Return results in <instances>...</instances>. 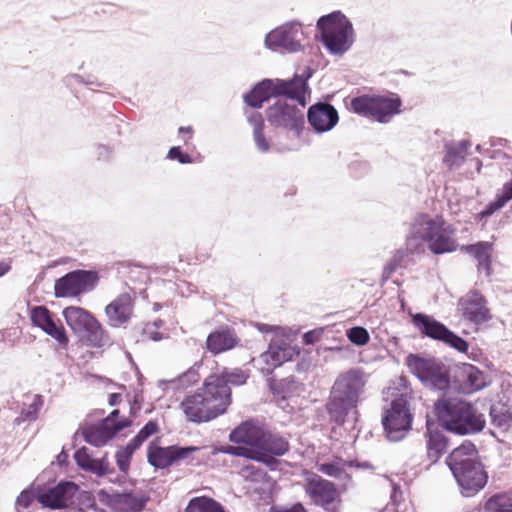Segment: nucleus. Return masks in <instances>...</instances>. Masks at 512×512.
Here are the masks:
<instances>
[{
  "mask_svg": "<svg viewBox=\"0 0 512 512\" xmlns=\"http://www.w3.org/2000/svg\"><path fill=\"white\" fill-rule=\"evenodd\" d=\"M453 476L466 497L473 496L483 489L488 480V475L481 464L467 467L461 471V474H453Z\"/></svg>",
  "mask_w": 512,
  "mask_h": 512,
  "instance_id": "4be33fe9",
  "label": "nucleus"
},
{
  "mask_svg": "<svg viewBox=\"0 0 512 512\" xmlns=\"http://www.w3.org/2000/svg\"><path fill=\"white\" fill-rule=\"evenodd\" d=\"M454 381L458 389L465 394L480 390L486 384L483 372L474 365L467 363L456 368Z\"/></svg>",
  "mask_w": 512,
  "mask_h": 512,
  "instance_id": "5701e85b",
  "label": "nucleus"
},
{
  "mask_svg": "<svg viewBox=\"0 0 512 512\" xmlns=\"http://www.w3.org/2000/svg\"><path fill=\"white\" fill-rule=\"evenodd\" d=\"M319 472L333 478H341L345 473L344 468L338 462L317 464Z\"/></svg>",
  "mask_w": 512,
  "mask_h": 512,
  "instance_id": "37998d69",
  "label": "nucleus"
},
{
  "mask_svg": "<svg viewBox=\"0 0 512 512\" xmlns=\"http://www.w3.org/2000/svg\"><path fill=\"white\" fill-rule=\"evenodd\" d=\"M411 322L423 337L441 341L459 352H467L468 343L432 316L423 313L412 314Z\"/></svg>",
  "mask_w": 512,
  "mask_h": 512,
  "instance_id": "9d476101",
  "label": "nucleus"
},
{
  "mask_svg": "<svg viewBox=\"0 0 512 512\" xmlns=\"http://www.w3.org/2000/svg\"><path fill=\"white\" fill-rule=\"evenodd\" d=\"M303 476V490L311 504L321 507L325 512H341V493L334 482L307 470Z\"/></svg>",
  "mask_w": 512,
  "mask_h": 512,
  "instance_id": "0eeeda50",
  "label": "nucleus"
},
{
  "mask_svg": "<svg viewBox=\"0 0 512 512\" xmlns=\"http://www.w3.org/2000/svg\"><path fill=\"white\" fill-rule=\"evenodd\" d=\"M168 157L173 160H178L181 164H187L192 162L191 156L187 153H183L180 147L170 148L168 152Z\"/></svg>",
  "mask_w": 512,
  "mask_h": 512,
  "instance_id": "8fccbe9b",
  "label": "nucleus"
},
{
  "mask_svg": "<svg viewBox=\"0 0 512 512\" xmlns=\"http://www.w3.org/2000/svg\"><path fill=\"white\" fill-rule=\"evenodd\" d=\"M384 430L390 440L402 439L410 430L412 415L408 409L407 402L403 398L393 400L390 407L382 417Z\"/></svg>",
  "mask_w": 512,
  "mask_h": 512,
  "instance_id": "4468645a",
  "label": "nucleus"
},
{
  "mask_svg": "<svg viewBox=\"0 0 512 512\" xmlns=\"http://www.w3.org/2000/svg\"><path fill=\"white\" fill-rule=\"evenodd\" d=\"M178 131H179V133H187V134H189V137H191L192 134H193V128L191 126H187V127H183L182 126V127H180L178 129Z\"/></svg>",
  "mask_w": 512,
  "mask_h": 512,
  "instance_id": "bf43d9fd",
  "label": "nucleus"
},
{
  "mask_svg": "<svg viewBox=\"0 0 512 512\" xmlns=\"http://www.w3.org/2000/svg\"><path fill=\"white\" fill-rule=\"evenodd\" d=\"M211 257L209 249L206 247H197L194 251V256H189L187 262L189 264L203 263Z\"/></svg>",
  "mask_w": 512,
  "mask_h": 512,
  "instance_id": "a18cd8bd",
  "label": "nucleus"
},
{
  "mask_svg": "<svg viewBox=\"0 0 512 512\" xmlns=\"http://www.w3.org/2000/svg\"><path fill=\"white\" fill-rule=\"evenodd\" d=\"M269 512H309L301 502H296L289 507L271 506Z\"/></svg>",
  "mask_w": 512,
  "mask_h": 512,
  "instance_id": "603ef678",
  "label": "nucleus"
},
{
  "mask_svg": "<svg viewBox=\"0 0 512 512\" xmlns=\"http://www.w3.org/2000/svg\"><path fill=\"white\" fill-rule=\"evenodd\" d=\"M347 337L351 343L357 346L366 345L370 340L368 331L361 326H355L350 328L347 331Z\"/></svg>",
  "mask_w": 512,
  "mask_h": 512,
  "instance_id": "79ce46f5",
  "label": "nucleus"
},
{
  "mask_svg": "<svg viewBox=\"0 0 512 512\" xmlns=\"http://www.w3.org/2000/svg\"><path fill=\"white\" fill-rule=\"evenodd\" d=\"M439 424L447 431L466 435L481 431L485 426L483 415L468 402L458 399H440L435 403Z\"/></svg>",
  "mask_w": 512,
  "mask_h": 512,
  "instance_id": "20e7f679",
  "label": "nucleus"
},
{
  "mask_svg": "<svg viewBox=\"0 0 512 512\" xmlns=\"http://www.w3.org/2000/svg\"><path fill=\"white\" fill-rule=\"evenodd\" d=\"M413 239H419L428 244V249L435 255L460 251L472 256L477 261L478 270H484L487 276L492 273V255L494 243L479 241L474 244L459 246L455 239V228L447 223L443 216L431 217L429 214H418L410 229L407 246Z\"/></svg>",
  "mask_w": 512,
  "mask_h": 512,
  "instance_id": "f257e3e1",
  "label": "nucleus"
},
{
  "mask_svg": "<svg viewBox=\"0 0 512 512\" xmlns=\"http://www.w3.org/2000/svg\"><path fill=\"white\" fill-rule=\"evenodd\" d=\"M484 296L476 291H469L459 300V309L465 319L479 324L491 318Z\"/></svg>",
  "mask_w": 512,
  "mask_h": 512,
  "instance_id": "aec40b11",
  "label": "nucleus"
},
{
  "mask_svg": "<svg viewBox=\"0 0 512 512\" xmlns=\"http://www.w3.org/2000/svg\"><path fill=\"white\" fill-rule=\"evenodd\" d=\"M31 322L47 335L52 337L61 347L66 348L69 337L60 320H55L51 311L45 306H35L30 311Z\"/></svg>",
  "mask_w": 512,
  "mask_h": 512,
  "instance_id": "a211bd4d",
  "label": "nucleus"
},
{
  "mask_svg": "<svg viewBox=\"0 0 512 512\" xmlns=\"http://www.w3.org/2000/svg\"><path fill=\"white\" fill-rule=\"evenodd\" d=\"M308 122L316 132L330 131L339 120L338 112L329 103H316L308 109Z\"/></svg>",
  "mask_w": 512,
  "mask_h": 512,
  "instance_id": "412c9836",
  "label": "nucleus"
},
{
  "mask_svg": "<svg viewBox=\"0 0 512 512\" xmlns=\"http://www.w3.org/2000/svg\"><path fill=\"white\" fill-rule=\"evenodd\" d=\"M247 121L252 127V132H261L264 130V119L261 113L252 112L247 116Z\"/></svg>",
  "mask_w": 512,
  "mask_h": 512,
  "instance_id": "de8ad7c7",
  "label": "nucleus"
},
{
  "mask_svg": "<svg viewBox=\"0 0 512 512\" xmlns=\"http://www.w3.org/2000/svg\"><path fill=\"white\" fill-rule=\"evenodd\" d=\"M317 28L323 43L331 52L342 53L352 44V24L341 12L322 16L317 22Z\"/></svg>",
  "mask_w": 512,
  "mask_h": 512,
  "instance_id": "6e6552de",
  "label": "nucleus"
},
{
  "mask_svg": "<svg viewBox=\"0 0 512 512\" xmlns=\"http://www.w3.org/2000/svg\"><path fill=\"white\" fill-rule=\"evenodd\" d=\"M269 387L272 393L282 400L298 398L305 391L304 384L295 380L294 377H287L280 380L270 379Z\"/></svg>",
  "mask_w": 512,
  "mask_h": 512,
  "instance_id": "c756f323",
  "label": "nucleus"
},
{
  "mask_svg": "<svg viewBox=\"0 0 512 512\" xmlns=\"http://www.w3.org/2000/svg\"><path fill=\"white\" fill-rule=\"evenodd\" d=\"M491 417L493 423L503 430H507L512 425V413L509 411L502 413L493 409L491 411Z\"/></svg>",
  "mask_w": 512,
  "mask_h": 512,
  "instance_id": "c03bdc74",
  "label": "nucleus"
},
{
  "mask_svg": "<svg viewBox=\"0 0 512 512\" xmlns=\"http://www.w3.org/2000/svg\"><path fill=\"white\" fill-rule=\"evenodd\" d=\"M484 510L485 512H512V503L505 495L496 494L486 501Z\"/></svg>",
  "mask_w": 512,
  "mask_h": 512,
  "instance_id": "c9c22d12",
  "label": "nucleus"
},
{
  "mask_svg": "<svg viewBox=\"0 0 512 512\" xmlns=\"http://www.w3.org/2000/svg\"><path fill=\"white\" fill-rule=\"evenodd\" d=\"M247 121L252 127V132H261L264 130V119L261 113L252 112L247 116Z\"/></svg>",
  "mask_w": 512,
  "mask_h": 512,
  "instance_id": "49530a36",
  "label": "nucleus"
},
{
  "mask_svg": "<svg viewBox=\"0 0 512 512\" xmlns=\"http://www.w3.org/2000/svg\"><path fill=\"white\" fill-rule=\"evenodd\" d=\"M29 402L25 403L27 408L21 411L22 421H32L37 418L38 412L43 405V401L40 395L26 396Z\"/></svg>",
  "mask_w": 512,
  "mask_h": 512,
  "instance_id": "4c0bfd02",
  "label": "nucleus"
},
{
  "mask_svg": "<svg viewBox=\"0 0 512 512\" xmlns=\"http://www.w3.org/2000/svg\"><path fill=\"white\" fill-rule=\"evenodd\" d=\"M477 450L475 445L470 441L463 442L460 446L452 450L446 458V464L452 474H461L465 468L479 465L476 460Z\"/></svg>",
  "mask_w": 512,
  "mask_h": 512,
  "instance_id": "b1692460",
  "label": "nucleus"
},
{
  "mask_svg": "<svg viewBox=\"0 0 512 512\" xmlns=\"http://www.w3.org/2000/svg\"><path fill=\"white\" fill-rule=\"evenodd\" d=\"M132 425L128 418L121 417L118 409L113 410L99 424L89 425L83 429V436L86 442L94 446L105 445L118 432Z\"/></svg>",
  "mask_w": 512,
  "mask_h": 512,
  "instance_id": "ddd939ff",
  "label": "nucleus"
},
{
  "mask_svg": "<svg viewBox=\"0 0 512 512\" xmlns=\"http://www.w3.org/2000/svg\"><path fill=\"white\" fill-rule=\"evenodd\" d=\"M137 269H139V273L141 274H145V272L143 271V267L141 266H136Z\"/></svg>",
  "mask_w": 512,
  "mask_h": 512,
  "instance_id": "052dcab7",
  "label": "nucleus"
},
{
  "mask_svg": "<svg viewBox=\"0 0 512 512\" xmlns=\"http://www.w3.org/2000/svg\"><path fill=\"white\" fill-rule=\"evenodd\" d=\"M253 140H254V142L256 144V147L260 151L267 152L270 149V142L266 138V136L264 134V130L261 131V132L253 133Z\"/></svg>",
  "mask_w": 512,
  "mask_h": 512,
  "instance_id": "3c124183",
  "label": "nucleus"
},
{
  "mask_svg": "<svg viewBox=\"0 0 512 512\" xmlns=\"http://www.w3.org/2000/svg\"><path fill=\"white\" fill-rule=\"evenodd\" d=\"M365 386V373L362 370L349 369L340 373L325 406L330 420L343 424L348 413L357 408Z\"/></svg>",
  "mask_w": 512,
  "mask_h": 512,
  "instance_id": "f03ea898",
  "label": "nucleus"
},
{
  "mask_svg": "<svg viewBox=\"0 0 512 512\" xmlns=\"http://www.w3.org/2000/svg\"><path fill=\"white\" fill-rule=\"evenodd\" d=\"M74 459L79 467L99 476L106 475L111 472L108 461L106 459L92 458L86 447L78 449L74 454Z\"/></svg>",
  "mask_w": 512,
  "mask_h": 512,
  "instance_id": "473e14b6",
  "label": "nucleus"
},
{
  "mask_svg": "<svg viewBox=\"0 0 512 512\" xmlns=\"http://www.w3.org/2000/svg\"><path fill=\"white\" fill-rule=\"evenodd\" d=\"M289 448L290 445L286 438L278 433L264 431L257 449H254V453H260L264 460L256 461L268 466L273 465L277 462L275 457L283 456Z\"/></svg>",
  "mask_w": 512,
  "mask_h": 512,
  "instance_id": "6ab92c4d",
  "label": "nucleus"
},
{
  "mask_svg": "<svg viewBox=\"0 0 512 512\" xmlns=\"http://www.w3.org/2000/svg\"><path fill=\"white\" fill-rule=\"evenodd\" d=\"M121 401V394L119 393H111L109 395L108 402L111 406L117 405Z\"/></svg>",
  "mask_w": 512,
  "mask_h": 512,
  "instance_id": "4d7b16f0",
  "label": "nucleus"
},
{
  "mask_svg": "<svg viewBox=\"0 0 512 512\" xmlns=\"http://www.w3.org/2000/svg\"><path fill=\"white\" fill-rule=\"evenodd\" d=\"M133 301L129 294L119 295L106 307V314L114 326L127 322L132 314Z\"/></svg>",
  "mask_w": 512,
  "mask_h": 512,
  "instance_id": "c85d7f7f",
  "label": "nucleus"
},
{
  "mask_svg": "<svg viewBox=\"0 0 512 512\" xmlns=\"http://www.w3.org/2000/svg\"><path fill=\"white\" fill-rule=\"evenodd\" d=\"M200 448L195 446L180 447L172 445L168 447H161L159 440L152 441L147 448V460L150 465L157 469H165L180 461H187L188 464H194L193 458L190 456L199 451ZM195 464H199L196 461Z\"/></svg>",
  "mask_w": 512,
  "mask_h": 512,
  "instance_id": "f8f14e48",
  "label": "nucleus"
},
{
  "mask_svg": "<svg viewBox=\"0 0 512 512\" xmlns=\"http://www.w3.org/2000/svg\"><path fill=\"white\" fill-rule=\"evenodd\" d=\"M186 512H225L220 503L209 497H195L189 501Z\"/></svg>",
  "mask_w": 512,
  "mask_h": 512,
  "instance_id": "f704fd0d",
  "label": "nucleus"
},
{
  "mask_svg": "<svg viewBox=\"0 0 512 512\" xmlns=\"http://www.w3.org/2000/svg\"><path fill=\"white\" fill-rule=\"evenodd\" d=\"M145 333L149 335V338L154 340V341H159L162 339V334L160 332H152L150 331V327L147 326V328L145 329Z\"/></svg>",
  "mask_w": 512,
  "mask_h": 512,
  "instance_id": "6e6d98bb",
  "label": "nucleus"
},
{
  "mask_svg": "<svg viewBox=\"0 0 512 512\" xmlns=\"http://www.w3.org/2000/svg\"><path fill=\"white\" fill-rule=\"evenodd\" d=\"M266 119L274 128L294 131L299 134L304 125L301 109L286 101H277L266 109Z\"/></svg>",
  "mask_w": 512,
  "mask_h": 512,
  "instance_id": "2eb2a0df",
  "label": "nucleus"
},
{
  "mask_svg": "<svg viewBox=\"0 0 512 512\" xmlns=\"http://www.w3.org/2000/svg\"><path fill=\"white\" fill-rule=\"evenodd\" d=\"M224 392L218 391L213 381L209 382L205 378L202 387L184 397L180 409L189 422H210L226 413L229 407L228 395Z\"/></svg>",
  "mask_w": 512,
  "mask_h": 512,
  "instance_id": "7ed1b4c3",
  "label": "nucleus"
},
{
  "mask_svg": "<svg viewBox=\"0 0 512 512\" xmlns=\"http://www.w3.org/2000/svg\"><path fill=\"white\" fill-rule=\"evenodd\" d=\"M402 100L396 93L364 94L350 100L349 109L365 118L388 123L401 112Z\"/></svg>",
  "mask_w": 512,
  "mask_h": 512,
  "instance_id": "423d86ee",
  "label": "nucleus"
},
{
  "mask_svg": "<svg viewBox=\"0 0 512 512\" xmlns=\"http://www.w3.org/2000/svg\"><path fill=\"white\" fill-rule=\"evenodd\" d=\"M210 382L217 386V390L226 391L228 395V405L232 403V392L230 385L240 386L246 383L248 375L241 368L228 369L223 368L220 372H215L206 377Z\"/></svg>",
  "mask_w": 512,
  "mask_h": 512,
  "instance_id": "a878e982",
  "label": "nucleus"
},
{
  "mask_svg": "<svg viewBox=\"0 0 512 512\" xmlns=\"http://www.w3.org/2000/svg\"><path fill=\"white\" fill-rule=\"evenodd\" d=\"M264 430L251 422L236 427L229 435L231 442L244 444L248 448L257 449Z\"/></svg>",
  "mask_w": 512,
  "mask_h": 512,
  "instance_id": "cd10ccee",
  "label": "nucleus"
},
{
  "mask_svg": "<svg viewBox=\"0 0 512 512\" xmlns=\"http://www.w3.org/2000/svg\"><path fill=\"white\" fill-rule=\"evenodd\" d=\"M222 453L244 457L251 460H264L260 453H254V449L246 446H226L220 449Z\"/></svg>",
  "mask_w": 512,
  "mask_h": 512,
  "instance_id": "ea45409f",
  "label": "nucleus"
},
{
  "mask_svg": "<svg viewBox=\"0 0 512 512\" xmlns=\"http://www.w3.org/2000/svg\"><path fill=\"white\" fill-rule=\"evenodd\" d=\"M10 269H11V266L8 263L1 262L0 263V277L5 275Z\"/></svg>",
  "mask_w": 512,
  "mask_h": 512,
  "instance_id": "13d9d810",
  "label": "nucleus"
},
{
  "mask_svg": "<svg viewBox=\"0 0 512 512\" xmlns=\"http://www.w3.org/2000/svg\"><path fill=\"white\" fill-rule=\"evenodd\" d=\"M146 504V498L133 493L117 494L112 499L115 512H141Z\"/></svg>",
  "mask_w": 512,
  "mask_h": 512,
  "instance_id": "72a5a7b5",
  "label": "nucleus"
},
{
  "mask_svg": "<svg viewBox=\"0 0 512 512\" xmlns=\"http://www.w3.org/2000/svg\"><path fill=\"white\" fill-rule=\"evenodd\" d=\"M138 449L131 441L125 447L116 452V462L121 472L126 473L130 467V461L134 452Z\"/></svg>",
  "mask_w": 512,
  "mask_h": 512,
  "instance_id": "e433bc0d",
  "label": "nucleus"
},
{
  "mask_svg": "<svg viewBox=\"0 0 512 512\" xmlns=\"http://www.w3.org/2000/svg\"><path fill=\"white\" fill-rule=\"evenodd\" d=\"M467 151V145L460 143L457 147H450L444 157V162L451 168L463 162Z\"/></svg>",
  "mask_w": 512,
  "mask_h": 512,
  "instance_id": "a19ab883",
  "label": "nucleus"
},
{
  "mask_svg": "<svg viewBox=\"0 0 512 512\" xmlns=\"http://www.w3.org/2000/svg\"><path fill=\"white\" fill-rule=\"evenodd\" d=\"M80 493L79 487L70 481L43 490L36 495V500L46 508L64 509L72 506Z\"/></svg>",
  "mask_w": 512,
  "mask_h": 512,
  "instance_id": "f3484780",
  "label": "nucleus"
},
{
  "mask_svg": "<svg viewBox=\"0 0 512 512\" xmlns=\"http://www.w3.org/2000/svg\"><path fill=\"white\" fill-rule=\"evenodd\" d=\"M241 475L252 481H258L264 476L263 470L254 465H247L241 469Z\"/></svg>",
  "mask_w": 512,
  "mask_h": 512,
  "instance_id": "09e8293b",
  "label": "nucleus"
},
{
  "mask_svg": "<svg viewBox=\"0 0 512 512\" xmlns=\"http://www.w3.org/2000/svg\"><path fill=\"white\" fill-rule=\"evenodd\" d=\"M99 281L95 271L74 270L55 281L54 294L57 298H74L92 291Z\"/></svg>",
  "mask_w": 512,
  "mask_h": 512,
  "instance_id": "9b49d317",
  "label": "nucleus"
},
{
  "mask_svg": "<svg viewBox=\"0 0 512 512\" xmlns=\"http://www.w3.org/2000/svg\"><path fill=\"white\" fill-rule=\"evenodd\" d=\"M320 335H321V333L316 330L309 331V332L305 333L303 336L304 343L305 344H314L315 342H317L320 339Z\"/></svg>",
  "mask_w": 512,
  "mask_h": 512,
  "instance_id": "5fc2aeb1",
  "label": "nucleus"
},
{
  "mask_svg": "<svg viewBox=\"0 0 512 512\" xmlns=\"http://www.w3.org/2000/svg\"><path fill=\"white\" fill-rule=\"evenodd\" d=\"M297 34L298 30L294 27L282 26L268 33L265 42L272 49L282 48L288 52H296L301 48Z\"/></svg>",
  "mask_w": 512,
  "mask_h": 512,
  "instance_id": "bb28decb",
  "label": "nucleus"
},
{
  "mask_svg": "<svg viewBox=\"0 0 512 512\" xmlns=\"http://www.w3.org/2000/svg\"><path fill=\"white\" fill-rule=\"evenodd\" d=\"M160 431L157 421H148L130 441L138 448L151 436Z\"/></svg>",
  "mask_w": 512,
  "mask_h": 512,
  "instance_id": "58836bf2",
  "label": "nucleus"
},
{
  "mask_svg": "<svg viewBox=\"0 0 512 512\" xmlns=\"http://www.w3.org/2000/svg\"><path fill=\"white\" fill-rule=\"evenodd\" d=\"M307 78L294 76L293 79L285 81L280 79H265L254 86L245 95V102L253 107L260 108L262 104L271 97L286 96L297 100L302 107L306 105Z\"/></svg>",
  "mask_w": 512,
  "mask_h": 512,
  "instance_id": "39448f33",
  "label": "nucleus"
},
{
  "mask_svg": "<svg viewBox=\"0 0 512 512\" xmlns=\"http://www.w3.org/2000/svg\"><path fill=\"white\" fill-rule=\"evenodd\" d=\"M292 353L290 347L286 345H269L267 351L260 355V361L264 364L261 370L271 373L276 367L291 359Z\"/></svg>",
  "mask_w": 512,
  "mask_h": 512,
  "instance_id": "7c9ffc66",
  "label": "nucleus"
},
{
  "mask_svg": "<svg viewBox=\"0 0 512 512\" xmlns=\"http://www.w3.org/2000/svg\"><path fill=\"white\" fill-rule=\"evenodd\" d=\"M425 437L427 458L431 464H434L445 454L448 440L442 432L432 430L430 427L427 428Z\"/></svg>",
  "mask_w": 512,
  "mask_h": 512,
  "instance_id": "2f4dec72",
  "label": "nucleus"
},
{
  "mask_svg": "<svg viewBox=\"0 0 512 512\" xmlns=\"http://www.w3.org/2000/svg\"><path fill=\"white\" fill-rule=\"evenodd\" d=\"M239 338L234 329L224 326L212 331L206 339V348L213 355L234 349L239 345Z\"/></svg>",
  "mask_w": 512,
  "mask_h": 512,
  "instance_id": "393cba45",
  "label": "nucleus"
},
{
  "mask_svg": "<svg viewBox=\"0 0 512 512\" xmlns=\"http://www.w3.org/2000/svg\"><path fill=\"white\" fill-rule=\"evenodd\" d=\"M407 365L410 371L422 381L430 382L438 389H446L449 386V377L436 359L422 358L414 354L407 357Z\"/></svg>",
  "mask_w": 512,
  "mask_h": 512,
  "instance_id": "dca6fc26",
  "label": "nucleus"
},
{
  "mask_svg": "<svg viewBox=\"0 0 512 512\" xmlns=\"http://www.w3.org/2000/svg\"><path fill=\"white\" fill-rule=\"evenodd\" d=\"M62 316L73 333L86 337L94 346L101 345L104 330L99 321L88 310L71 305L63 309Z\"/></svg>",
  "mask_w": 512,
  "mask_h": 512,
  "instance_id": "1a4fd4ad",
  "label": "nucleus"
},
{
  "mask_svg": "<svg viewBox=\"0 0 512 512\" xmlns=\"http://www.w3.org/2000/svg\"><path fill=\"white\" fill-rule=\"evenodd\" d=\"M34 499H36V495L31 491H22L18 496L16 503L20 507L27 508L31 505Z\"/></svg>",
  "mask_w": 512,
  "mask_h": 512,
  "instance_id": "864d4df0",
  "label": "nucleus"
}]
</instances>
